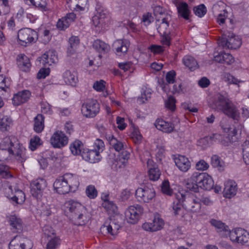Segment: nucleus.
<instances>
[{
	"mask_svg": "<svg viewBox=\"0 0 249 249\" xmlns=\"http://www.w3.org/2000/svg\"><path fill=\"white\" fill-rule=\"evenodd\" d=\"M175 199L173 202V216L183 217L184 210L182 207L193 213L199 211L201 204L199 199H193L180 192H178L174 195Z\"/></svg>",
	"mask_w": 249,
	"mask_h": 249,
	"instance_id": "nucleus-1",
	"label": "nucleus"
},
{
	"mask_svg": "<svg viewBox=\"0 0 249 249\" xmlns=\"http://www.w3.org/2000/svg\"><path fill=\"white\" fill-rule=\"evenodd\" d=\"M0 155L4 151H7L9 154L16 156L17 160L21 162L27 159L25 148L20 144L18 139L14 136L4 138L0 143Z\"/></svg>",
	"mask_w": 249,
	"mask_h": 249,
	"instance_id": "nucleus-2",
	"label": "nucleus"
},
{
	"mask_svg": "<svg viewBox=\"0 0 249 249\" xmlns=\"http://www.w3.org/2000/svg\"><path fill=\"white\" fill-rule=\"evenodd\" d=\"M213 107L221 110L225 115L234 120H238L240 113L236 107L228 98L226 94H218L213 102Z\"/></svg>",
	"mask_w": 249,
	"mask_h": 249,
	"instance_id": "nucleus-3",
	"label": "nucleus"
},
{
	"mask_svg": "<svg viewBox=\"0 0 249 249\" xmlns=\"http://www.w3.org/2000/svg\"><path fill=\"white\" fill-rule=\"evenodd\" d=\"M219 46L224 48L230 49H237L242 44L241 38L237 36H235L232 33H224L221 38L218 41Z\"/></svg>",
	"mask_w": 249,
	"mask_h": 249,
	"instance_id": "nucleus-4",
	"label": "nucleus"
},
{
	"mask_svg": "<svg viewBox=\"0 0 249 249\" xmlns=\"http://www.w3.org/2000/svg\"><path fill=\"white\" fill-rule=\"evenodd\" d=\"M229 238L232 242L241 245H249V233L241 228H233L231 230Z\"/></svg>",
	"mask_w": 249,
	"mask_h": 249,
	"instance_id": "nucleus-5",
	"label": "nucleus"
},
{
	"mask_svg": "<svg viewBox=\"0 0 249 249\" xmlns=\"http://www.w3.org/2000/svg\"><path fill=\"white\" fill-rule=\"evenodd\" d=\"M100 111V105L96 100L89 99L83 103L81 107V112L84 116L87 118H93Z\"/></svg>",
	"mask_w": 249,
	"mask_h": 249,
	"instance_id": "nucleus-6",
	"label": "nucleus"
},
{
	"mask_svg": "<svg viewBox=\"0 0 249 249\" xmlns=\"http://www.w3.org/2000/svg\"><path fill=\"white\" fill-rule=\"evenodd\" d=\"M65 207L64 212L67 217L77 216L78 218H82L83 216L81 211L82 209H84V207L80 203L70 200L65 203Z\"/></svg>",
	"mask_w": 249,
	"mask_h": 249,
	"instance_id": "nucleus-7",
	"label": "nucleus"
},
{
	"mask_svg": "<svg viewBox=\"0 0 249 249\" xmlns=\"http://www.w3.org/2000/svg\"><path fill=\"white\" fill-rule=\"evenodd\" d=\"M135 195L139 201L148 203L155 197L156 194L152 187L144 186L138 188L136 191Z\"/></svg>",
	"mask_w": 249,
	"mask_h": 249,
	"instance_id": "nucleus-8",
	"label": "nucleus"
},
{
	"mask_svg": "<svg viewBox=\"0 0 249 249\" xmlns=\"http://www.w3.org/2000/svg\"><path fill=\"white\" fill-rule=\"evenodd\" d=\"M4 187L8 189L11 192L13 196L11 197V199L18 204H22L25 200V195L24 193L18 189L15 184H12V182L9 181L4 180Z\"/></svg>",
	"mask_w": 249,
	"mask_h": 249,
	"instance_id": "nucleus-9",
	"label": "nucleus"
},
{
	"mask_svg": "<svg viewBox=\"0 0 249 249\" xmlns=\"http://www.w3.org/2000/svg\"><path fill=\"white\" fill-rule=\"evenodd\" d=\"M37 36V32L30 28H23L19 30L18 34L19 43L26 46L29 43L33 42Z\"/></svg>",
	"mask_w": 249,
	"mask_h": 249,
	"instance_id": "nucleus-10",
	"label": "nucleus"
},
{
	"mask_svg": "<svg viewBox=\"0 0 249 249\" xmlns=\"http://www.w3.org/2000/svg\"><path fill=\"white\" fill-rule=\"evenodd\" d=\"M69 138L62 131L55 132L50 139V142L54 148H61L68 143Z\"/></svg>",
	"mask_w": 249,
	"mask_h": 249,
	"instance_id": "nucleus-11",
	"label": "nucleus"
},
{
	"mask_svg": "<svg viewBox=\"0 0 249 249\" xmlns=\"http://www.w3.org/2000/svg\"><path fill=\"white\" fill-rule=\"evenodd\" d=\"M33 247L32 242L28 239L20 236H16L9 244V249H31Z\"/></svg>",
	"mask_w": 249,
	"mask_h": 249,
	"instance_id": "nucleus-12",
	"label": "nucleus"
},
{
	"mask_svg": "<svg viewBox=\"0 0 249 249\" xmlns=\"http://www.w3.org/2000/svg\"><path fill=\"white\" fill-rule=\"evenodd\" d=\"M197 181L199 188L206 190H210L214 186L212 178L206 173L197 172Z\"/></svg>",
	"mask_w": 249,
	"mask_h": 249,
	"instance_id": "nucleus-13",
	"label": "nucleus"
},
{
	"mask_svg": "<svg viewBox=\"0 0 249 249\" xmlns=\"http://www.w3.org/2000/svg\"><path fill=\"white\" fill-rule=\"evenodd\" d=\"M47 186L46 180L43 178H37L31 183V192L33 196L37 198L41 196Z\"/></svg>",
	"mask_w": 249,
	"mask_h": 249,
	"instance_id": "nucleus-14",
	"label": "nucleus"
},
{
	"mask_svg": "<svg viewBox=\"0 0 249 249\" xmlns=\"http://www.w3.org/2000/svg\"><path fill=\"white\" fill-rule=\"evenodd\" d=\"M164 225L162 219H149L142 225V229L148 231L154 232L161 230Z\"/></svg>",
	"mask_w": 249,
	"mask_h": 249,
	"instance_id": "nucleus-15",
	"label": "nucleus"
},
{
	"mask_svg": "<svg viewBox=\"0 0 249 249\" xmlns=\"http://www.w3.org/2000/svg\"><path fill=\"white\" fill-rule=\"evenodd\" d=\"M82 157L84 160L93 163L99 162L102 158L99 151L89 149H83Z\"/></svg>",
	"mask_w": 249,
	"mask_h": 249,
	"instance_id": "nucleus-16",
	"label": "nucleus"
},
{
	"mask_svg": "<svg viewBox=\"0 0 249 249\" xmlns=\"http://www.w3.org/2000/svg\"><path fill=\"white\" fill-rule=\"evenodd\" d=\"M211 224L220 232V235L224 238H228L231 230H230L228 226L217 219H212Z\"/></svg>",
	"mask_w": 249,
	"mask_h": 249,
	"instance_id": "nucleus-17",
	"label": "nucleus"
},
{
	"mask_svg": "<svg viewBox=\"0 0 249 249\" xmlns=\"http://www.w3.org/2000/svg\"><path fill=\"white\" fill-rule=\"evenodd\" d=\"M147 165L148 168V175L149 179L152 181L158 180L161 173L158 167V165L151 159H148L147 160Z\"/></svg>",
	"mask_w": 249,
	"mask_h": 249,
	"instance_id": "nucleus-18",
	"label": "nucleus"
},
{
	"mask_svg": "<svg viewBox=\"0 0 249 249\" xmlns=\"http://www.w3.org/2000/svg\"><path fill=\"white\" fill-rule=\"evenodd\" d=\"M129 47V42L126 39H118L113 44V48L118 55L125 54Z\"/></svg>",
	"mask_w": 249,
	"mask_h": 249,
	"instance_id": "nucleus-19",
	"label": "nucleus"
},
{
	"mask_svg": "<svg viewBox=\"0 0 249 249\" xmlns=\"http://www.w3.org/2000/svg\"><path fill=\"white\" fill-rule=\"evenodd\" d=\"M31 93L28 90H23L15 94L12 98V103L15 106H19L27 102L31 97Z\"/></svg>",
	"mask_w": 249,
	"mask_h": 249,
	"instance_id": "nucleus-20",
	"label": "nucleus"
},
{
	"mask_svg": "<svg viewBox=\"0 0 249 249\" xmlns=\"http://www.w3.org/2000/svg\"><path fill=\"white\" fill-rule=\"evenodd\" d=\"M237 191V183L232 180H229L225 183L223 195L226 198H230L234 196Z\"/></svg>",
	"mask_w": 249,
	"mask_h": 249,
	"instance_id": "nucleus-21",
	"label": "nucleus"
},
{
	"mask_svg": "<svg viewBox=\"0 0 249 249\" xmlns=\"http://www.w3.org/2000/svg\"><path fill=\"white\" fill-rule=\"evenodd\" d=\"M173 3L177 7L178 16L185 19H188L190 11L188 4L185 2H180L178 0H173Z\"/></svg>",
	"mask_w": 249,
	"mask_h": 249,
	"instance_id": "nucleus-22",
	"label": "nucleus"
},
{
	"mask_svg": "<svg viewBox=\"0 0 249 249\" xmlns=\"http://www.w3.org/2000/svg\"><path fill=\"white\" fill-rule=\"evenodd\" d=\"M76 18V15L73 13L67 14L65 17L59 19L57 23V27L64 30L69 27Z\"/></svg>",
	"mask_w": 249,
	"mask_h": 249,
	"instance_id": "nucleus-23",
	"label": "nucleus"
},
{
	"mask_svg": "<svg viewBox=\"0 0 249 249\" xmlns=\"http://www.w3.org/2000/svg\"><path fill=\"white\" fill-rule=\"evenodd\" d=\"M56 52L49 50L44 53L40 57V62L44 65L51 66L57 61Z\"/></svg>",
	"mask_w": 249,
	"mask_h": 249,
	"instance_id": "nucleus-24",
	"label": "nucleus"
},
{
	"mask_svg": "<svg viewBox=\"0 0 249 249\" xmlns=\"http://www.w3.org/2000/svg\"><path fill=\"white\" fill-rule=\"evenodd\" d=\"M64 179V176L55 180L53 186L56 192L59 194H65L68 193L70 190L69 185Z\"/></svg>",
	"mask_w": 249,
	"mask_h": 249,
	"instance_id": "nucleus-25",
	"label": "nucleus"
},
{
	"mask_svg": "<svg viewBox=\"0 0 249 249\" xmlns=\"http://www.w3.org/2000/svg\"><path fill=\"white\" fill-rule=\"evenodd\" d=\"M154 125L158 129L167 133L173 132L175 128L172 123L166 122L163 119H157Z\"/></svg>",
	"mask_w": 249,
	"mask_h": 249,
	"instance_id": "nucleus-26",
	"label": "nucleus"
},
{
	"mask_svg": "<svg viewBox=\"0 0 249 249\" xmlns=\"http://www.w3.org/2000/svg\"><path fill=\"white\" fill-rule=\"evenodd\" d=\"M175 162L178 168L183 172L187 171L191 167V163L188 159L184 156L178 155L174 159Z\"/></svg>",
	"mask_w": 249,
	"mask_h": 249,
	"instance_id": "nucleus-27",
	"label": "nucleus"
},
{
	"mask_svg": "<svg viewBox=\"0 0 249 249\" xmlns=\"http://www.w3.org/2000/svg\"><path fill=\"white\" fill-rule=\"evenodd\" d=\"M197 176V172H195L191 178L186 180L185 187L188 190L195 193L199 192L198 181L196 179Z\"/></svg>",
	"mask_w": 249,
	"mask_h": 249,
	"instance_id": "nucleus-28",
	"label": "nucleus"
},
{
	"mask_svg": "<svg viewBox=\"0 0 249 249\" xmlns=\"http://www.w3.org/2000/svg\"><path fill=\"white\" fill-rule=\"evenodd\" d=\"M143 212L142 207L139 205L130 206L125 211V218H132V216H141Z\"/></svg>",
	"mask_w": 249,
	"mask_h": 249,
	"instance_id": "nucleus-29",
	"label": "nucleus"
},
{
	"mask_svg": "<svg viewBox=\"0 0 249 249\" xmlns=\"http://www.w3.org/2000/svg\"><path fill=\"white\" fill-rule=\"evenodd\" d=\"M19 68L24 71H28L31 66L29 58L24 54L19 55L17 58Z\"/></svg>",
	"mask_w": 249,
	"mask_h": 249,
	"instance_id": "nucleus-30",
	"label": "nucleus"
},
{
	"mask_svg": "<svg viewBox=\"0 0 249 249\" xmlns=\"http://www.w3.org/2000/svg\"><path fill=\"white\" fill-rule=\"evenodd\" d=\"M64 179L69 185L70 190L77 188L79 185L78 177L71 174H66L64 176Z\"/></svg>",
	"mask_w": 249,
	"mask_h": 249,
	"instance_id": "nucleus-31",
	"label": "nucleus"
},
{
	"mask_svg": "<svg viewBox=\"0 0 249 249\" xmlns=\"http://www.w3.org/2000/svg\"><path fill=\"white\" fill-rule=\"evenodd\" d=\"M171 19L170 15H166V17H164L161 19V22L160 23L157 27L158 32L160 35H165L166 34H170V32L168 31V28L169 25V21Z\"/></svg>",
	"mask_w": 249,
	"mask_h": 249,
	"instance_id": "nucleus-32",
	"label": "nucleus"
},
{
	"mask_svg": "<svg viewBox=\"0 0 249 249\" xmlns=\"http://www.w3.org/2000/svg\"><path fill=\"white\" fill-rule=\"evenodd\" d=\"M64 81L67 84L75 86L78 80L77 74L75 71H66L63 74Z\"/></svg>",
	"mask_w": 249,
	"mask_h": 249,
	"instance_id": "nucleus-33",
	"label": "nucleus"
},
{
	"mask_svg": "<svg viewBox=\"0 0 249 249\" xmlns=\"http://www.w3.org/2000/svg\"><path fill=\"white\" fill-rule=\"evenodd\" d=\"M183 64L188 68L191 71H193L198 68V64L196 59L193 56L187 55L182 59Z\"/></svg>",
	"mask_w": 249,
	"mask_h": 249,
	"instance_id": "nucleus-34",
	"label": "nucleus"
},
{
	"mask_svg": "<svg viewBox=\"0 0 249 249\" xmlns=\"http://www.w3.org/2000/svg\"><path fill=\"white\" fill-rule=\"evenodd\" d=\"M110 222L108 226H104L103 228H106L107 232L112 235H115L117 233L118 230L121 227V225L117 221L118 219H109Z\"/></svg>",
	"mask_w": 249,
	"mask_h": 249,
	"instance_id": "nucleus-35",
	"label": "nucleus"
},
{
	"mask_svg": "<svg viewBox=\"0 0 249 249\" xmlns=\"http://www.w3.org/2000/svg\"><path fill=\"white\" fill-rule=\"evenodd\" d=\"M92 45L93 48L100 53H107L110 50L109 45L99 39L95 40Z\"/></svg>",
	"mask_w": 249,
	"mask_h": 249,
	"instance_id": "nucleus-36",
	"label": "nucleus"
},
{
	"mask_svg": "<svg viewBox=\"0 0 249 249\" xmlns=\"http://www.w3.org/2000/svg\"><path fill=\"white\" fill-rule=\"evenodd\" d=\"M70 149L73 155L81 156L83 150L84 149L82 142L78 140H76L70 144Z\"/></svg>",
	"mask_w": 249,
	"mask_h": 249,
	"instance_id": "nucleus-37",
	"label": "nucleus"
},
{
	"mask_svg": "<svg viewBox=\"0 0 249 249\" xmlns=\"http://www.w3.org/2000/svg\"><path fill=\"white\" fill-rule=\"evenodd\" d=\"M44 117L40 114L37 115L34 119V129L36 133L41 132L44 128Z\"/></svg>",
	"mask_w": 249,
	"mask_h": 249,
	"instance_id": "nucleus-38",
	"label": "nucleus"
},
{
	"mask_svg": "<svg viewBox=\"0 0 249 249\" xmlns=\"http://www.w3.org/2000/svg\"><path fill=\"white\" fill-rule=\"evenodd\" d=\"M12 124V121L10 117L4 116L0 118V130L2 132L8 131Z\"/></svg>",
	"mask_w": 249,
	"mask_h": 249,
	"instance_id": "nucleus-39",
	"label": "nucleus"
},
{
	"mask_svg": "<svg viewBox=\"0 0 249 249\" xmlns=\"http://www.w3.org/2000/svg\"><path fill=\"white\" fill-rule=\"evenodd\" d=\"M104 205L108 214L110 215L109 218L118 216V208L113 202L107 201Z\"/></svg>",
	"mask_w": 249,
	"mask_h": 249,
	"instance_id": "nucleus-40",
	"label": "nucleus"
},
{
	"mask_svg": "<svg viewBox=\"0 0 249 249\" xmlns=\"http://www.w3.org/2000/svg\"><path fill=\"white\" fill-rule=\"evenodd\" d=\"M79 43V40L77 36H71L69 38V46L67 50V53L69 55H71L74 53Z\"/></svg>",
	"mask_w": 249,
	"mask_h": 249,
	"instance_id": "nucleus-41",
	"label": "nucleus"
},
{
	"mask_svg": "<svg viewBox=\"0 0 249 249\" xmlns=\"http://www.w3.org/2000/svg\"><path fill=\"white\" fill-rule=\"evenodd\" d=\"M211 164L214 168H217L220 171L224 170L225 163L217 155H213L211 158Z\"/></svg>",
	"mask_w": 249,
	"mask_h": 249,
	"instance_id": "nucleus-42",
	"label": "nucleus"
},
{
	"mask_svg": "<svg viewBox=\"0 0 249 249\" xmlns=\"http://www.w3.org/2000/svg\"><path fill=\"white\" fill-rule=\"evenodd\" d=\"M10 225L13 232H20L23 230L21 219H10Z\"/></svg>",
	"mask_w": 249,
	"mask_h": 249,
	"instance_id": "nucleus-43",
	"label": "nucleus"
},
{
	"mask_svg": "<svg viewBox=\"0 0 249 249\" xmlns=\"http://www.w3.org/2000/svg\"><path fill=\"white\" fill-rule=\"evenodd\" d=\"M108 140L110 141V145L116 151L121 152L124 149L123 143L117 140L113 136H109Z\"/></svg>",
	"mask_w": 249,
	"mask_h": 249,
	"instance_id": "nucleus-44",
	"label": "nucleus"
},
{
	"mask_svg": "<svg viewBox=\"0 0 249 249\" xmlns=\"http://www.w3.org/2000/svg\"><path fill=\"white\" fill-rule=\"evenodd\" d=\"M243 159L245 163L249 165V137L242 144Z\"/></svg>",
	"mask_w": 249,
	"mask_h": 249,
	"instance_id": "nucleus-45",
	"label": "nucleus"
},
{
	"mask_svg": "<svg viewBox=\"0 0 249 249\" xmlns=\"http://www.w3.org/2000/svg\"><path fill=\"white\" fill-rule=\"evenodd\" d=\"M47 240L48 241L47 245V249H55L60 245V239L56 235L47 239Z\"/></svg>",
	"mask_w": 249,
	"mask_h": 249,
	"instance_id": "nucleus-46",
	"label": "nucleus"
},
{
	"mask_svg": "<svg viewBox=\"0 0 249 249\" xmlns=\"http://www.w3.org/2000/svg\"><path fill=\"white\" fill-rule=\"evenodd\" d=\"M41 144L42 142L40 138L37 136H35L30 139L29 147L33 151Z\"/></svg>",
	"mask_w": 249,
	"mask_h": 249,
	"instance_id": "nucleus-47",
	"label": "nucleus"
},
{
	"mask_svg": "<svg viewBox=\"0 0 249 249\" xmlns=\"http://www.w3.org/2000/svg\"><path fill=\"white\" fill-rule=\"evenodd\" d=\"M42 231L44 237L47 239L56 235L55 231L49 225L45 226L42 229Z\"/></svg>",
	"mask_w": 249,
	"mask_h": 249,
	"instance_id": "nucleus-48",
	"label": "nucleus"
},
{
	"mask_svg": "<svg viewBox=\"0 0 249 249\" xmlns=\"http://www.w3.org/2000/svg\"><path fill=\"white\" fill-rule=\"evenodd\" d=\"M8 167L0 163V177L4 178H10L12 181L14 179L12 176L8 172Z\"/></svg>",
	"mask_w": 249,
	"mask_h": 249,
	"instance_id": "nucleus-49",
	"label": "nucleus"
},
{
	"mask_svg": "<svg viewBox=\"0 0 249 249\" xmlns=\"http://www.w3.org/2000/svg\"><path fill=\"white\" fill-rule=\"evenodd\" d=\"M86 195L90 199L95 198L98 195V192L94 186L89 185L86 189Z\"/></svg>",
	"mask_w": 249,
	"mask_h": 249,
	"instance_id": "nucleus-50",
	"label": "nucleus"
},
{
	"mask_svg": "<svg viewBox=\"0 0 249 249\" xmlns=\"http://www.w3.org/2000/svg\"><path fill=\"white\" fill-rule=\"evenodd\" d=\"M31 4L44 11L47 10V3L45 0H28Z\"/></svg>",
	"mask_w": 249,
	"mask_h": 249,
	"instance_id": "nucleus-51",
	"label": "nucleus"
},
{
	"mask_svg": "<svg viewBox=\"0 0 249 249\" xmlns=\"http://www.w3.org/2000/svg\"><path fill=\"white\" fill-rule=\"evenodd\" d=\"M222 79L224 81L227 82L230 84H233L237 85L241 82L229 73H224L222 75Z\"/></svg>",
	"mask_w": 249,
	"mask_h": 249,
	"instance_id": "nucleus-52",
	"label": "nucleus"
},
{
	"mask_svg": "<svg viewBox=\"0 0 249 249\" xmlns=\"http://www.w3.org/2000/svg\"><path fill=\"white\" fill-rule=\"evenodd\" d=\"M194 11L196 15L198 17H203L207 12V9L205 5L201 4L194 8Z\"/></svg>",
	"mask_w": 249,
	"mask_h": 249,
	"instance_id": "nucleus-53",
	"label": "nucleus"
},
{
	"mask_svg": "<svg viewBox=\"0 0 249 249\" xmlns=\"http://www.w3.org/2000/svg\"><path fill=\"white\" fill-rule=\"evenodd\" d=\"M175 103L176 100L175 98L172 96H170L165 102V107L171 111H174L176 108Z\"/></svg>",
	"mask_w": 249,
	"mask_h": 249,
	"instance_id": "nucleus-54",
	"label": "nucleus"
},
{
	"mask_svg": "<svg viewBox=\"0 0 249 249\" xmlns=\"http://www.w3.org/2000/svg\"><path fill=\"white\" fill-rule=\"evenodd\" d=\"M105 13L102 14L100 11H98V14L93 17L92 21L95 26H98L101 22L103 21V19L105 18Z\"/></svg>",
	"mask_w": 249,
	"mask_h": 249,
	"instance_id": "nucleus-55",
	"label": "nucleus"
},
{
	"mask_svg": "<svg viewBox=\"0 0 249 249\" xmlns=\"http://www.w3.org/2000/svg\"><path fill=\"white\" fill-rule=\"evenodd\" d=\"M8 79L4 77L2 75H0V89L5 91V92H8L9 85L8 84Z\"/></svg>",
	"mask_w": 249,
	"mask_h": 249,
	"instance_id": "nucleus-56",
	"label": "nucleus"
},
{
	"mask_svg": "<svg viewBox=\"0 0 249 249\" xmlns=\"http://www.w3.org/2000/svg\"><path fill=\"white\" fill-rule=\"evenodd\" d=\"M161 191L162 193L168 196H171L173 193L172 190L170 188L168 181H164L161 185Z\"/></svg>",
	"mask_w": 249,
	"mask_h": 249,
	"instance_id": "nucleus-57",
	"label": "nucleus"
},
{
	"mask_svg": "<svg viewBox=\"0 0 249 249\" xmlns=\"http://www.w3.org/2000/svg\"><path fill=\"white\" fill-rule=\"evenodd\" d=\"M94 147L93 150L99 151V153L100 154V153L104 150V143L102 140L97 139L94 142Z\"/></svg>",
	"mask_w": 249,
	"mask_h": 249,
	"instance_id": "nucleus-58",
	"label": "nucleus"
},
{
	"mask_svg": "<svg viewBox=\"0 0 249 249\" xmlns=\"http://www.w3.org/2000/svg\"><path fill=\"white\" fill-rule=\"evenodd\" d=\"M196 168L198 170L204 171L209 167V164L203 160H201L196 163Z\"/></svg>",
	"mask_w": 249,
	"mask_h": 249,
	"instance_id": "nucleus-59",
	"label": "nucleus"
},
{
	"mask_svg": "<svg viewBox=\"0 0 249 249\" xmlns=\"http://www.w3.org/2000/svg\"><path fill=\"white\" fill-rule=\"evenodd\" d=\"M153 12L154 15L156 17L158 16H164L166 17V15H168L165 13V9L159 5H157L154 7Z\"/></svg>",
	"mask_w": 249,
	"mask_h": 249,
	"instance_id": "nucleus-60",
	"label": "nucleus"
},
{
	"mask_svg": "<svg viewBox=\"0 0 249 249\" xmlns=\"http://www.w3.org/2000/svg\"><path fill=\"white\" fill-rule=\"evenodd\" d=\"M105 82L102 80L96 81L94 83L93 88L98 91H103L105 88Z\"/></svg>",
	"mask_w": 249,
	"mask_h": 249,
	"instance_id": "nucleus-61",
	"label": "nucleus"
},
{
	"mask_svg": "<svg viewBox=\"0 0 249 249\" xmlns=\"http://www.w3.org/2000/svg\"><path fill=\"white\" fill-rule=\"evenodd\" d=\"M222 57L223 58V63L228 65H230L234 61V58L229 53H224L223 56H222Z\"/></svg>",
	"mask_w": 249,
	"mask_h": 249,
	"instance_id": "nucleus-62",
	"label": "nucleus"
},
{
	"mask_svg": "<svg viewBox=\"0 0 249 249\" xmlns=\"http://www.w3.org/2000/svg\"><path fill=\"white\" fill-rule=\"evenodd\" d=\"M132 138L135 143L141 142L142 136L138 130H134L132 133Z\"/></svg>",
	"mask_w": 249,
	"mask_h": 249,
	"instance_id": "nucleus-63",
	"label": "nucleus"
},
{
	"mask_svg": "<svg viewBox=\"0 0 249 249\" xmlns=\"http://www.w3.org/2000/svg\"><path fill=\"white\" fill-rule=\"evenodd\" d=\"M130 191L129 190L125 189L122 191L121 193L119 200L121 201H125L127 200L130 196Z\"/></svg>",
	"mask_w": 249,
	"mask_h": 249,
	"instance_id": "nucleus-64",
	"label": "nucleus"
}]
</instances>
